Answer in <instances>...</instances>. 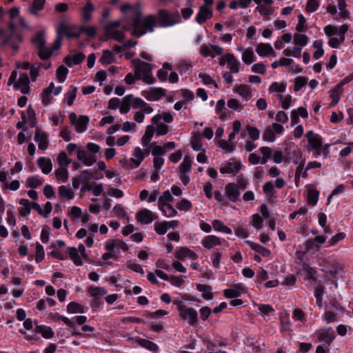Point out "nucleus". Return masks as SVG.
<instances>
[{
  "label": "nucleus",
  "mask_w": 353,
  "mask_h": 353,
  "mask_svg": "<svg viewBox=\"0 0 353 353\" xmlns=\"http://www.w3.org/2000/svg\"><path fill=\"white\" fill-rule=\"evenodd\" d=\"M77 92V88L73 85H71L69 87V90H68L65 94V99H67V104L68 105H72L74 103Z\"/></svg>",
  "instance_id": "37998d69"
},
{
  "label": "nucleus",
  "mask_w": 353,
  "mask_h": 353,
  "mask_svg": "<svg viewBox=\"0 0 353 353\" xmlns=\"http://www.w3.org/2000/svg\"><path fill=\"white\" fill-rule=\"evenodd\" d=\"M67 312L69 314L84 313L83 306L81 304L72 301L67 305Z\"/></svg>",
  "instance_id": "de8ad7c7"
},
{
  "label": "nucleus",
  "mask_w": 353,
  "mask_h": 353,
  "mask_svg": "<svg viewBox=\"0 0 353 353\" xmlns=\"http://www.w3.org/2000/svg\"><path fill=\"white\" fill-rule=\"evenodd\" d=\"M325 293V288L323 285H319L316 288L314 291V296L316 300L317 306L321 308L323 306V296Z\"/></svg>",
  "instance_id": "603ef678"
},
{
  "label": "nucleus",
  "mask_w": 353,
  "mask_h": 353,
  "mask_svg": "<svg viewBox=\"0 0 353 353\" xmlns=\"http://www.w3.org/2000/svg\"><path fill=\"white\" fill-rule=\"evenodd\" d=\"M242 60L248 65H250L256 61V57H254L252 48H250L244 51L242 56Z\"/></svg>",
  "instance_id": "49530a36"
},
{
  "label": "nucleus",
  "mask_w": 353,
  "mask_h": 353,
  "mask_svg": "<svg viewBox=\"0 0 353 353\" xmlns=\"http://www.w3.org/2000/svg\"><path fill=\"white\" fill-rule=\"evenodd\" d=\"M173 304L176 306L179 311V316L188 322V323L193 327H196L199 325V318L197 311L192 307H187L183 305L182 301H174Z\"/></svg>",
  "instance_id": "f257e3e1"
},
{
  "label": "nucleus",
  "mask_w": 353,
  "mask_h": 353,
  "mask_svg": "<svg viewBox=\"0 0 353 353\" xmlns=\"http://www.w3.org/2000/svg\"><path fill=\"white\" fill-rule=\"evenodd\" d=\"M158 26L161 28H168L181 23V16L178 11L169 12L165 9H159L156 15Z\"/></svg>",
  "instance_id": "f03ea898"
},
{
  "label": "nucleus",
  "mask_w": 353,
  "mask_h": 353,
  "mask_svg": "<svg viewBox=\"0 0 353 353\" xmlns=\"http://www.w3.org/2000/svg\"><path fill=\"white\" fill-rule=\"evenodd\" d=\"M59 194L61 197L65 198L68 200L72 199L74 198L73 192L68 189L65 185H61L59 187Z\"/></svg>",
  "instance_id": "6e6d98bb"
},
{
  "label": "nucleus",
  "mask_w": 353,
  "mask_h": 353,
  "mask_svg": "<svg viewBox=\"0 0 353 353\" xmlns=\"http://www.w3.org/2000/svg\"><path fill=\"white\" fill-rule=\"evenodd\" d=\"M256 52L260 57H268L271 54H274V51L270 43H260L256 48Z\"/></svg>",
  "instance_id": "412c9836"
},
{
  "label": "nucleus",
  "mask_w": 353,
  "mask_h": 353,
  "mask_svg": "<svg viewBox=\"0 0 353 353\" xmlns=\"http://www.w3.org/2000/svg\"><path fill=\"white\" fill-rule=\"evenodd\" d=\"M202 245L204 248L210 250L215 245H221V239L214 235H208L202 241Z\"/></svg>",
  "instance_id": "6ab92c4d"
},
{
  "label": "nucleus",
  "mask_w": 353,
  "mask_h": 353,
  "mask_svg": "<svg viewBox=\"0 0 353 353\" xmlns=\"http://www.w3.org/2000/svg\"><path fill=\"white\" fill-rule=\"evenodd\" d=\"M191 146L194 151H200L202 149L201 134L199 132L192 134Z\"/></svg>",
  "instance_id": "72a5a7b5"
},
{
  "label": "nucleus",
  "mask_w": 353,
  "mask_h": 353,
  "mask_svg": "<svg viewBox=\"0 0 353 353\" xmlns=\"http://www.w3.org/2000/svg\"><path fill=\"white\" fill-rule=\"evenodd\" d=\"M45 32L43 30L39 31L36 35L31 39V43L36 46L38 50H41L46 46V39L44 38Z\"/></svg>",
  "instance_id": "393cba45"
},
{
  "label": "nucleus",
  "mask_w": 353,
  "mask_h": 353,
  "mask_svg": "<svg viewBox=\"0 0 353 353\" xmlns=\"http://www.w3.org/2000/svg\"><path fill=\"white\" fill-rule=\"evenodd\" d=\"M225 193L228 199L233 203L239 201L241 194L239 185L234 183H228L225 185Z\"/></svg>",
  "instance_id": "39448f33"
},
{
  "label": "nucleus",
  "mask_w": 353,
  "mask_h": 353,
  "mask_svg": "<svg viewBox=\"0 0 353 353\" xmlns=\"http://www.w3.org/2000/svg\"><path fill=\"white\" fill-rule=\"evenodd\" d=\"M66 252L69 254L70 258L72 260L73 263L77 266H81L83 265L82 259L78 254V250L74 247H68Z\"/></svg>",
  "instance_id": "cd10ccee"
},
{
  "label": "nucleus",
  "mask_w": 353,
  "mask_h": 353,
  "mask_svg": "<svg viewBox=\"0 0 353 353\" xmlns=\"http://www.w3.org/2000/svg\"><path fill=\"white\" fill-rule=\"evenodd\" d=\"M212 10L210 8H205V6H201L199 12L195 18V21L199 24H203L207 21V20L212 17Z\"/></svg>",
  "instance_id": "9b49d317"
},
{
  "label": "nucleus",
  "mask_w": 353,
  "mask_h": 353,
  "mask_svg": "<svg viewBox=\"0 0 353 353\" xmlns=\"http://www.w3.org/2000/svg\"><path fill=\"white\" fill-rule=\"evenodd\" d=\"M136 342L142 347H144L150 351L157 352L159 350V346L154 342L148 339H142L140 337L136 338Z\"/></svg>",
  "instance_id": "b1692460"
},
{
  "label": "nucleus",
  "mask_w": 353,
  "mask_h": 353,
  "mask_svg": "<svg viewBox=\"0 0 353 353\" xmlns=\"http://www.w3.org/2000/svg\"><path fill=\"white\" fill-rule=\"evenodd\" d=\"M52 55V50L44 46L41 50H38V56L43 60L46 61L49 59Z\"/></svg>",
  "instance_id": "69168bd1"
},
{
  "label": "nucleus",
  "mask_w": 353,
  "mask_h": 353,
  "mask_svg": "<svg viewBox=\"0 0 353 353\" xmlns=\"http://www.w3.org/2000/svg\"><path fill=\"white\" fill-rule=\"evenodd\" d=\"M142 94L148 101H158L165 96V91L162 88H152L149 92H143Z\"/></svg>",
  "instance_id": "6e6552de"
},
{
  "label": "nucleus",
  "mask_w": 353,
  "mask_h": 353,
  "mask_svg": "<svg viewBox=\"0 0 353 353\" xmlns=\"http://www.w3.org/2000/svg\"><path fill=\"white\" fill-rule=\"evenodd\" d=\"M319 196V191L316 189H309L307 194L308 204L315 205L317 203Z\"/></svg>",
  "instance_id": "a19ab883"
},
{
  "label": "nucleus",
  "mask_w": 353,
  "mask_h": 353,
  "mask_svg": "<svg viewBox=\"0 0 353 353\" xmlns=\"http://www.w3.org/2000/svg\"><path fill=\"white\" fill-rule=\"evenodd\" d=\"M37 165L45 174H49L52 169V163L50 159L39 157L37 160Z\"/></svg>",
  "instance_id": "aec40b11"
},
{
  "label": "nucleus",
  "mask_w": 353,
  "mask_h": 353,
  "mask_svg": "<svg viewBox=\"0 0 353 353\" xmlns=\"http://www.w3.org/2000/svg\"><path fill=\"white\" fill-rule=\"evenodd\" d=\"M94 10V6L91 0H86L85 6L82 8L81 13L82 19L85 22H88L92 19V14Z\"/></svg>",
  "instance_id": "dca6fc26"
},
{
  "label": "nucleus",
  "mask_w": 353,
  "mask_h": 353,
  "mask_svg": "<svg viewBox=\"0 0 353 353\" xmlns=\"http://www.w3.org/2000/svg\"><path fill=\"white\" fill-rule=\"evenodd\" d=\"M34 140L39 143V148L40 150H45L48 148L49 145L48 139V135L45 132L37 129L34 134Z\"/></svg>",
  "instance_id": "2eb2a0df"
},
{
  "label": "nucleus",
  "mask_w": 353,
  "mask_h": 353,
  "mask_svg": "<svg viewBox=\"0 0 353 353\" xmlns=\"http://www.w3.org/2000/svg\"><path fill=\"white\" fill-rule=\"evenodd\" d=\"M121 21L119 20L112 21L108 23L105 26H103V37L105 39L103 41H107L110 39L111 36L113 34L114 32L117 30V29L121 26Z\"/></svg>",
  "instance_id": "f8f14e48"
},
{
  "label": "nucleus",
  "mask_w": 353,
  "mask_h": 353,
  "mask_svg": "<svg viewBox=\"0 0 353 353\" xmlns=\"http://www.w3.org/2000/svg\"><path fill=\"white\" fill-rule=\"evenodd\" d=\"M30 84V78L27 73H21L19 75V81L15 82L13 87L15 90H19L21 85H28Z\"/></svg>",
  "instance_id": "3c124183"
},
{
  "label": "nucleus",
  "mask_w": 353,
  "mask_h": 353,
  "mask_svg": "<svg viewBox=\"0 0 353 353\" xmlns=\"http://www.w3.org/2000/svg\"><path fill=\"white\" fill-rule=\"evenodd\" d=\"M263 157L261 159V163L265 164L272 155V150L265 146L261 147L259 149Z\"/></svg>",
  "instance_id": "0e129e2a"
},
{
  "label": "nucleus",
  "mask_w": 353,
  "mask_h": 353,
  "mask_svg": "<svg viewBox=\"0 0 353 353\" xmlns=\"http://www.w3.org/2000/svg\"><path fill=\"white\" fill-rule=\"evenodd\" d=\"M43 180L37 179L36 176H30L26 179V188H37L41 185Z\"/></svg>",
  "instance_id": "13d9d810"
},
{
  "label": "nucleus",
  "mask_w": 353,
  "mask_h": 353,
  "mask_svg": "<svg viewBox=\"0 0 353 353\" xmlns=\"http://www.w3.org/2000/svg\"><path fill=\"white\" fill-rule=\"evenodd\" d=\"M301 48H299V46H295V47H294L293 50H291L290 48L285 49L283 51V54L287 57H296V58H300L301 57Z\"/></svg>",
  "instance_id": "bf43d9fd"
},
{
  "label": "nucleus",
  "mask_w": 353,
  "mask_h": 353,
  "mask_svg": "<svg viewBox=\"0 0 353 353\" xmlns=\"http://www.w3.org/2000/svg\"><path fill=\"white\" fill-rule=\"evenodd\" d=\"M97 28L95 26H79V37L82 33L85 34L87 36H88L90 38H94L97 35Z\"/></svg>",
  "instance_id": "ea45409f"
},
{
  "label": "nucleus",
  "mask_w": 353,
  "mask_h": 353,
  "mask_svg": "<svg viewBox=\"0 0 353 353\" xmlns=\"http://www.w3.org/2000/svg\"><path fill=\"white\" fill-rule=\"evenodd\" d=\"M8 29L10 30L11 32L9 34H8L5 37V39L0 43V46L2 48L8 45V43L12 40L14 34L17 32L16 25L13 22H10L8 23Z\"/></svg>",
  "instance_id": "a18cd8bd"
},
{
  "label": "nucleus",
  "mask_w": 353,
  "mask_h": 353,
  "mask_svg": "<svg viewBox=\"0 0 353 353\" xmlns=\"http://www.w3.org/2000/svg\"><path fill=\"white\" fill-rule=\"evenodd\" d=\"M88 292L92 297L103 296L108 293V290L104 288L94 286H89L88 288Z\"/></svg>",
  "instance_id": "58836bf2"
},
{
  "label": "nucleus",
  "mask_w": 353,
  "mask_h": 353,
  "mask_svg": "<svg viewBox=\"0 0 353 353\" xmlns=\"http://www.w3.org/2000/svg\"><path fill=\"white\" fill-rule=\"evenodd\" d=\"M227 62L230 72L232 73H237L240 70V63L235 58L233 54L228 53L226 54Z\"/></svg>",
  "instance_id": "5701e85b"
},
{
  "label": "nucleus",
  "mask_w": 353,
  "mask_h": 353,
  "mask_svg": "<svg viewBox=\"0 0 353 353\" xmlns=\"http://www.w3.org/2000/svg\"><path fill=\"white\" fill-rule=\"evenodd\" d=\"M68 73V69L64 65H61L57 69V80L62 83L65 81L67 74Z\"/></svg>",
  "instance_id": "4d7b16f0"
},
{
  "label": "nucleus",
  "mask_w": 353,
  "mask_h": 353,
  "mask_svg": "<svg viewBox=\"0 0 353 353\" xmlns=\"http://www.w3.org/2000/svg\"><path fill=\"white\" fill-rule=\"evenodd\" d=\"M85 58V54L83 52H78L74 54H70L66 56L63 61L68 66L72 67L74 65H79L82 63V61Z\"/></svg>",
  "instance_id": "4468645a"
},
{
  "label": "nucleus",
  "mask_w": 353,
  "mask_h": 353,
  "mask_svg": "<svg viewBox=\"0 0 353 353\" xmlns=\"http://www.w3.org/2000/svg\"><path fill=\"white\" fill-rule=\"evenodd\" d=\"M192 168V159L189 155H185L183 161L179 166L180 173H188Z\"/></svg>",
  "instance_id": "4c0bfd02"
},
{
  "label": "nucleus",
  "mask_w": 353,
  "mask_h": 353,
  "mask_svg": "<svg viewBox=\"0 0 353 353\" xmlns=\"http://www.w3.org/2000/svg\"><path fill=\"white\" fill-rule=\"evenodd\" d=\"M166 221L154 223V230L159 235L165 234L168 231Z\"/></svg>",
  "instance_id": "052dcab7"
},
{
  "label": "nucleus",
  "mask_w": 353,
  "mask_h": 353,
  "mask_svg": "<svg viewBox=\"0 0 353 353\" xmlns=\"http://www.w3.org/2000/svg\"><path fill=\"white\" fill-rule=\"evenodd\" d=\"M52 319L54 321H55L57 319L60 321H62L69 327L72 328L74 330L76 329V324L74 321L63 315L59 314V313H55L54 314L52 315Z\"/></svg>",
  "instance_id": "864d4df0"
},
{
  "label": "nucleus",
  "mask_w": 353,
  "mask_h": 353,
  "mask_svg": "<svg viewBox=\"0 0 353 353\" xmlns=\"http://www.w3.org/2000/svg\"><path fill=\"white\" fill-rule=\"evenodd\" d=\"M134 62L137 61L138 64L135 65V68L137 70H139V72H141L144 73V74H151L152 72V65L151 64L142 61L140 59H134L133 61Z\"/></svg>",
  "instance_id": "c9c22d12"
},
{
  "label": "nucleus",
  "mask_w": 353,
  "mask_h": 353,
  "mask_svg": "<svg viewBox=\"0 0 353 353\" xmlns=\"http://www.w3.org/2000/svg\"><path fill=\"white\" fill-rule=\"evenodd\" d=\"M55 175L57 179L62 182H66L68 179V172L65 168H59L55 171Z\"/></svg>",
  "instance_id": "774afa93"
},
{
  "label": "nucleus",
  "mask_w": 353,
  "mask_h": 353,
  "mask_svg": "<svg viewBox=\"0 0 353 353\" xmlns=\"http://www.w3.org/2000/svg\"><path fill=\"white\" fill-rule=\"evenodd\" d=\"M46 0H34L29 7V12L33 15H37L38 12L43 10Z\"/></svg>",
  "instance_id": "f704fd0d"
},
{
  "label": "nucleus",
  "mask_w": 353,
  "mask_h": 353,
  "mask_svg": "<svg viewBox=\"0 0 353 353\" xmlns=\"http://www.w3.org/2000/svg\"><path fill=\"white\" fill-rule=\"evenodd\" d=\"M212 226L214 230L221 232L226 234H231L232 230L225 225L221 221L216 219L212 221Z\"/></svg>",
  "instance_id": "c03bdc74"
},
{
  "label": "nucleus",
  "mask_w": 353,
  "mask_h": 353,
  "mask_svg": "<svg viewBox=\"0 0 353 353\" xmlns=\"http://www.w3.org/2000/svg\"><path fill=\"white\" fill-rule=\"evenodd\" d=\"M196 290L203 292L202 298L205 300H212L213 299V293L212 292V287L209 285L197 284Z\"/></svg>",
  "instance_id": "bb28decb"
},
{
  "label": "nucleus",
  "mask_w": 353,
  "mask_h": 353,
  "mask_svg": "<svg viewBox=\"0 0 353 353\" xmlns=\"http://www.w3.org/2000/svg\"><path fill=\"white\" fill-rule=\"evenodd\" d=\"M19 204L23 206V208H19V214L22 216H26L30 214L31 209L29 200L27 199H21L19 201Z\"/></svg>",
  "instance_id": "79ce46f5"
},
{
  "label": "nucleus",
  "mask_w": 353,
  "mask_h": 353,
  "mask_svg": "<svg viewBox=\"0 0 353 353\" xmlns=\"http://www.w3.org/2000/svg\"><path fill=\"white\" fill-rule=\"evenodd\" d=\"M90 121V118L87 115H80L78 117L77 123L74 124L75 130L81 133L86 130Z\"/></svg>",
  "instance_id": "a211bd4d"
},
{
  "label": "nucleus",
  "mask_w": 353,
  "mask_h": 353,
  "mask_svg": "<svg viewBox=\"0 0 353 353\" xmlns=\"http://www.w3.org/2000/svg\"><path fill=\"white\" fill-rule=\"evenodd\" d=\"M34 332L40 333L41 336L46 339H52L54 336V332L50 327L43 325H36Z\"/></svg>",
  "instance_id": "4be33fe9"
},
{
  "label": "nucleus",
  "mask_w": 353,
  "mask_h": 353,
  "mask_svg": "<svg viewBox=\"0 0 353 353\" xmlns=\"http://www.w3.org/2000/svg\"><path fill=\"white\" fill-rule=\"evenodd\" d=\"M308 42V37L306 34L295 33L294 35V43L301 48L306 46Z\"/></svg>",
  "instance_id": "8fccbe9b"
},
{
  "label": "nucleus",
  "mask_w": 353,
  "mask_h": 353,
  "mask_svg": "<svg viewBox=\"0 0 353 353\" xmlns=\"http://www.w3.org/2000/svg\"><path fill=\"white\" fill-rule=\"evenodd\" d=\"M305 137L308 141V150H310V149H318V148L322 146L323 141L321 137L314 133L312 130L307 131L305 134Z\"/></svg>",
  "instance_id": "423d86ee"
},
{
  "label": "nucleus",
  "mask_w": 353,
  "mask_h": 353,
  "mask_svg": "<svg viewBox=\"0 0 353 353\" xmlns=\"http://www.w3.org/2000/svg\"><path fill=\"white\" fill-rule=\"evenodd\" d=\"M142 11L139 7V6H137L135 8L133 9V17L132 20V26L134 28H140L141 27V21H142Z\"/></svg>",
  "instance_id": "2f4dec72"
},
{
  "label": "nucleus",
  "mask_w": 353,
  "mask_h": 353,
  "mask_svg": "<svg viewBox=\"0 0 353 353\" xmlns=\"http://www.w3.org/2000/svg\"><path fill=\"white\" fill-rule=\"evenodd\" d=\"M157 24V16L154 14H149L144 17L143 21H141L140 28L134 27L133 28L132 34L134 37H140L148 32H152Z\"/></svg>",
  "instance_id": "7ed1b4c3"
},
{
  "label": "nucleus",
  "mask_w": 353,
  "mask_h": 353,
  "mask_svg": "<svg viewBox=\"0 0 353 353\" xmlns=\"http://www.w3.org/2000/svg\"><path fill=\"white\" fill-rule=\"evenodd\" d=\"M334 338V332L332 327L321 329L318 332L319 341L324 342L326 345L330 346Z\"/></svg>",
  "instance_id": "0eeeda50"
},
{
  "label": "nucleus",
  "mask_w": 353,
  "mask_h": 353,
  "mask_svg": "<svg viewBox=\"0 0 353 353\" xmlns=\"http://www.w3.org/2000/svg\"><path fill=\"white\" fill-rule=\"evenodd\" d=\"M308 78L306 77H298L295 79L294 90L295 92L299 91L303 86L307 84Z\"/></svg>",
  "instance_id": "680f3d73"
},
{
  "label": "nucleus",
  "mask_w": 353,
  "mask_h": 353,
  "mask_svg": "<svg viewBox=\"0 0 353 353\" xmlns=\"http://www.w3.org/2000/svg\"><path fill=\"white\" fill-rule=\"evenodd\" d=\"M245 243H247L252 250H254L256 252L260 254L261 256L264 257H268L271 254V252L269 249L256 243L247 240L245 241Z\"/></svg>",
  "instance_id": "f3484780"
},
{
  "label": "nucleus",
  "mask_w": 353,
  "mask_h": 353,
  "mask_svg": "<svg viewBox=\"0 0 353 353\" xmlns=\"http://www.w3.org/2000/svg\"><path fill=\"white\" fill-rule=\"evenodd\" d=\"M330 97L332 99L330 106L332 107L339 103L341 97V90H336L335 85L334 88L330 91Z\"/></svg>",
  "instance_id": "5fc2aeb1"
},
{
  "label": "nucleus",
  "mask_w": 353,
  "mask_h": 353,
  "mask_svg": "<svg viewBox=\"0 0 353 353\" xmlns=\"http://www.w3.org/2000/svg\"><path fill=\"white\" fill-rule=\"evenodd\" d=\"M57 161L61 167L68 166L70 163V159H68L65 152H61L57 157Z\"/></svg>",
  "instance_id": "338daca9"
},
{
  "label": "nucleus",
  "mask_w": 353,
  "mask_h": 353,
  "mask_svg": "<svg viewBox=\"0 0 353 353\" xmlns=\"http://www.w3.org/2000/svg\"><path fill=\"white\" fill-rule=\"evenodd\" d=\"M234 92L240 94L244 99L248 100L252 97V92L248 85L240 84L234 88Z\"/></svg>",
  "instance_id": "c756f323"
},
{
  "label": "nucleus",
  "mask_w": 353,
  "mask_h": 353,
  "mask_svg": "<svg viewBox=\"0 0 353 353\" xmlns=\"http://www.w3.org/2000/svg\"><path fill=\"white\" fill-rule=\"evenodd\" d=\"M36 246V256L35 261L37 263L41 262L45 256V252L43 247L38 242L35 244Z\"/></svg>",
  "instance_id": "e2e57ef3"
},
{
  "label": "nucleus",
  "mask_w": 353,
  "mask_h": 353,
  "mask_svg": "<svg viewBox=\"0 0 353 353\" xmlns=\"http://www.w3.org/2000/svg\"><path fill=\"white\" fill-rule=\"evenodd\" d=\"M155 132V128L152 125H149L146 127L144 135L141 139V143L143 146L146 147L148 145Z\"/></svg>",
  "instance_id": "c85d7f7f"
},
{
  "label": "nucleus",
  "mask_w": 353,
  "mask_h": 353,
  "mask_svg": "<svg viewBox=\"0 0 353 353\" xmlns=\"http://www.w3.org/2000/svg\"><path fill=\"white\" fill-rule=\"evenodd\" d=\"M159 208L162 211L163 214L167 217H172L177 214V211L173 208V206L164 201H162V196H160L159 199Z\"/></svg>",
  "instance_id": "ddd939ff"
},
{
  "label": "nucleus",
  "mask_w": 353,
  "mask_h": 353,
  "mask_svg": "<svg viewBox=\"0 0 353 353\" xmlns=\"http://www.w3.org/2000/svg\"><path fill=\"white\" fill-rule=\"evenodd\" d=\"M302 270L306 273V279L310 281H316L317 272L307 263H303Z\"/></svg>",
  "instance_id": "e433bc0d"
},
{
  "label": "nucleus",
  "mask_w": 353,
  "mask_h": 353,
  "mask_svg": "<svg viewBox=\"0 0 353 353\" xmlns=\"http://www.w3.org/2000/svg\"><path fill=\"white\" fill-rule=\"evenodd\" d=\"M241 169V164L240 161L235 163L228 162L224 167L220 168V172L222 174H232L239 172Z\"/></svg>",
  "instance_id": "a878e982"
},
{
  "label": "nucleus",
  "mask_w": 353,
  "mask_h": 353,
  "mask_svg": "<svg viewBox=\"0 0 353 353\" xmlns=\"http://www.w3.org/2000/svg\"><path fill=\"white\" fill-rule=\"evenodd\" d=\"M259 314L263 317L266 318L275 312L274 309L269 304L261 305L259 307Z\"/></svg>",
  "instance_id": "09e8293b"
},
{
  "label": "nucleus",
  "mask_w": 353,
  "mask_h": 353,
  "mask_svg": "<svg viewBox=\"0 0 353 353\" xmlns=\"http://www.w3.org/2000/svg\"><path fill=\"white\" fill-rule=\"evenodd\" d=\"M79 26L67 25L64 21H60L56 30L57 34L60 35L63 39L68 40L78 39L79 37Z\"/></svg>",
  "instance_id": "20e7f679"
},
{
  "label": "nucleus",
  "mask_w": 353,
  "mask_h": 353,
  "mask_svg": "<svg viewBox=\"0 0 353 353\" xmlns=\"http://www.w3.org/2000/svg\"><path fill=\"white\" fill-rule=\"evenodd\" d=\"M133 99L132 94H128L123 98L119 111L121 114H127L130 110V105Z\"/></svg>",
  "instance_id": "7c9ffc66"
},
{
  "label": "nucleus",
  "mask_w": 353,
  "mask_h": 353,
  "mask_svg": "<svg viewBox=\"0 0 353 353\" xmlns=\"http://www.w3.org/2000/svg\"><path fill=\"white\" fill-rule=\"evenodd\" d=\"M245 292V288L241 283L235 284L232 288L223 290V295L228 299H235Z\"/></svg>",
  "instance_id": "1a4fd4ad"
},
{
  "label": "nucleus",
  "mask_w": 353,
  "mask_h": 353,
  "mask_svg": "<svg viewBox=\"0 0 353 353\" xmlns=\"http://www.w3.org/2000/svg\"><path fill=\"white\" fill-rule=\"evenodd\" d=\"M99 61L103 65H108L114 62V56L109 50H103Z\"/></svg>",
  "instance_id": "473e14b6"
},
{
  "label": "nucleus",
  "mask_w": 353,
  "mask_h": 353,
  "mask_svg": "<svg viewBox=\"0 0 353 353\" xmlns=\"http://www.w3.org/2000/svg\"><path fill=\"white\" fill-rule=\"evenodd\" d=\"M155 216L152 211L146 208L139 210L136 214V219L142 224H149L152 222Z\"/></svg>",
  "instance_id": "9d476101"
}]
</instances>
